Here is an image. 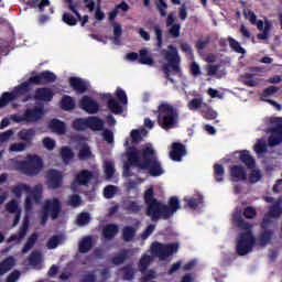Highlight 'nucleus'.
<instances>
[{"label":"nucleus","mask_w":282,"mask_h":282,"mask_svg":"<svg viewBox=\"0 0 282 282\" xmlns=\"http://www.w3.org/2000/svg\"><path fill=\"white\" fill-rule=\"evenodd\" d=\"M180 250V245L178 243H167L164 245L159 241H154L151 245V252L153 257H159V259H166L171 257L172 254H175Z\"/></svg>","instance_id":"9b49d317"},{"label":"nucleus","mask_w":282,"mask_h":282,"mask_svg":"<svg viewBox=\"0 0 282 282\" xmlns=\"http://www.w3.org/2000/svg\"><path fill=\"white\" fill-rule=\"evenodd\" d=\"M116 191H118V187H116L113 185H107L104 188V197H106V199L113 198V195H116Z\"/></svg>","instance_id":"69168bd1"},{"label":"nucleus","mask_w":282,"mask_h":282,"mask_svg":"<svg viewBox=\"0 0 282 282\" xmlns=\"http://www.w3.org/2000/svg\"><path fill=\"white\" fill-rule=\"evenodd\" d=\"M89 158H91V148L85 144L79 149L78 160L85 161V160H89Z\"/></svg>","instance_id":"603ef678"},{"label":"nucleus","mask_w":282,"mask_h":282,"mask_svg":"<svg viewBox=\"0 0 282 282\" xmlns=\"http://www.w3.org/2000/svg\"><path fill=\"white\" fill-rule=\"evenodd\" d=\"M69 86L77 94H85L89 87L87 86V83L83 80L80 77H70L69 78Z\"/></svg>","instance_id":"412c9836"},{"label":"nucleus","mask_w":282,"mask_h":282,"mask_svg":"<svg viewBox=\"0 0 282 282\" xmlns=\"http://www.w3.org/2000/svg\"><path fill=\"white\" fill-rule=\"evenodd\" d=\"M25 149H28V143L18 142V143H12L9 148V151L13 153H21L22 151H25Z\"/></svg>","instance_id":"13d9d810"},{"label":"nucleus","mask_w":282,"mask_h":282,"mask_svg":"<svg viewBox=\"0 0 282 282\" xmlns=\"http://www.w3.org/2000/svg\"><path fill=\"white\" fill-rule=\"evenodd\" d=\"M229 47L236 52L237 54H246V48L241 46V44L235 40L234 37H228Z\"/></svg>","instance_id":"49530a36"},{"label":"nucleus","mask_w":282,"mask_h":282,"mask_svg":"<svg viewBox=\"0 0 282 282\" xmlns=\"http://www.w3.org/2000/svg\"><path fill=\"white\" fill-rule=\"evenodd\" d=\"M102 235L105 239H108V241H111L116 235H118V225L116 224H109L102 229Z\"/></svg>","instance_id":"72a5a7b5"},{"label":"nucleus","mask_w":282,"mask_h":282,"mask_svg":"<svg viewBox=\"0 0 282 282\" xmlns=\"http://www.w3.org/2000/svg\"><path fill=\"white\" fill-rule=\"evenodd\" d=\"M278 91V86H269L260 94V99L262 100V102H268V100H272L268 98H270V96H274V94H276Z\"/></svg>","instance_id":"58836bf2"},{"label":"nucleus","mask_w":282,"mask_h":282,"mask_svg":"<svg viewBox=\"0 0 282 282\" xmlns=\"http://www.w3.org/2000/svg\"><path fill=\"white\" fill-rule=\"evenodd\" d=\"M131 144H140L142 142V131L134 129L130 133Z\"/></svg>","instance_id":"4d7b16f0"},{"label":"nucleus","mask_w":282,"mask_h":282,"mask_svg":"<svg viewBox=\"0 0 282 282\" xmlns=\"http://www.w3.org/2000/svg\"><path fill=\"white\" fill-rule=\"evenodd\" d=\"M138 63H140V65H154L155 61L153 59V56H151V54H149V51L147 48H142L139 51V59Z\"/></svg>","instance_id":"bb28decb"},{"label":"nucleus","mask_w":282,"mask_h":282,"mask_svg":"<svg viewBox=\"0 0 282 282\" xmlns=\"http://www.w3.org/2000/svg\"><path fill=\"white\" fill-rule=\"evenodd\" d=\"M43 259V254L39 250H34L29 256V263L30 265H39Z\"/></svg>","instance_id":"de8ad7c7"},{"label":"nucleus","mask_w":282,"mask_h":282,"mask_svg":"<svg viewBox=\"0 0 282 282\" xmlns=\"http://www.w3.org/2000/svg\"><path fill=\"white\" fill-rule=\"evenodd\" d=\"M243 217L246 219H254V217H257V208L252 206L246 207L243 210Z\"/></svg>","instance_id":"774afa93"},{"label":"nucleus","mask_w":282,"mask_h":282,"mask_svg":"<svg viewBox=\"0 0 282 282\" xmlns=\"http://www.w3.org/2000/svg\"><path fill=\"white\" fill-rule=\"evenodd\" d=\"M202 116L205 120H215L217 118V111L213 110V108H207L202 110Z\"/></svg>","instance_id":"338daca9"},{"label":"nucleus","mask_w":282,"mask_h":282,"mask_svg":"<svg viewBox=\"0 0 282 282\" xmlns=\"http://www.w3.org/2000/svg\"><path fill=\"white\" fill-rule=\"evenodd\" d=\"M232 223L240 230H246L240 234L236 245L237 254H239V257H246L248 252H252V248H254V243H257V238L252 234V225L243 220V217L239 212L232 215Z\"/></svg>","instance_id":"f03ea898"},{"label":"nucleus","mask_w":282,"mask_h":282,"mask_svg":"<svg viewBox=\"0 0 282 282\" xmlns=\"http://www.w3.org/2000/svg\"><path fill=\"white\" fill-rule=\"evenodd\" d=\"M29 193V197H32L35 204H41V199H43V185H35Z\"/></svg>","instance_id":"c9c22d12"},{"label":"nucleus","mask_w":282,"mask_h":282,"mask_svg":"<svg viewBox=\"0 0 282 282\" xmlns=\"http://www.w3.org/2000/svg\"><path fill=\"white\" fill-rule=\"evenodd\" d=\"M167 48L169 51H162L163 58L164 61H166V63L161 66V69L166 80H169L170 83H175V79L171 77V69L174 74H182V67H180V63H182V57H180V52H177V47L169 45Z\"/></svg>","instance_id":"39448f33"},{"label":"nucleus","mask_w":282,"mask_h":282,"mask_svg":"<svg viewBox=\"0 0 282 282\" xmlns=\"http://www.w3.org/2000/svg\"><path fill=\"white\" fill-rule=\"evenodd\" d=\"M91 180H94V172L89 170H82L76 174L70 187L73 191H76L78 186H89Z\"/></svg>","instance_id":"f8f14e48"},{"label":"nucleus","mask_w":282,"mask_h":282,"mask_svg":"<svg viewBox=\"0 0 282 282\" xmlns=\"http://www.w3.org/2000/svg\"><path fill=\"white\" fill-rule=\"evenodd\" d=\"M59 154L62 158V162L63 164H65V166L69 165L72 163V160H74V156H75L72 148L67 145L61 148Z\"/></svg>","instance_id":"a878e982"},{"label":"nucleus","mask_w":282,"mask_h":282,"mask_svg":"<svg viewBox=\"0 0 282 282\" xmlns=\"http://www.w3.org/2000/svg\"><path fill=\"white\" fill-rule=\"evenodd\" d=\"M6 210L7 213H10V215L21 213V208H19V202L17 199H11L6 204Z\"/></svg>","instance_id":"8fccbe9b"},{"label":"nucleus","mask_w":282,"mask_h":282,"mask_svg":"<svg viewBox=\"0 0 282 282\" xmlns=\"http://www.w3.org/2000/svg\"><path fill=\"white\" fill-rule=\"evenodd\" d=\"M14 257H8L0 263V275L7 274L14 268Z\"/></svg>","instance_id":"f704fd0d"},{"label":"nucleus","mask_w":282,"mask_h":282,"mask_svg":"<svg viewBox=\"0 0 282 282\" xmlns=\"http://www.w3.org/2000/svg\"><path fill=\"white\" fill-rule=\"evenodd\" d=\"M282 216V199L279 198L271 206H269L268 213L264 214L262 221L260 224V228L262 231L258 237L259 246H268L272 238L274 237V231L269 229L270 226L274 224L273 219H281Z\"/></svg>","instance_id":"7ed1b4c3"},{"label":"nucleus","mask_w":282,"mask_h":282,"mask_svg":"<svg viewBox=\"0 0 282 282\" xmlns=\"http://www.w3.org/2000/svg\"><path fill=\"white\" fill-rule=\"evenodd\" d=\"M12 100H17L14 94L12 93H3L0 97V109L7 107Z\"/></svg>","instance_id":"09e8293b"},{"label":"nucleus","mask_w":282,"mask_h":282,"mask_svg":"<svg viewBox=\"0 0 282 282\" xmlns=\"http://www.w3.org/2000/svg\"><path fill=\"white\" fill-rule=\"evenodd\" d=\"M186 153V145L180 142L172 143L170 158L173 162H182V158H185Z\"/></svg>","instance_id":"f3484780"},{"label":"nucleus","mask_w":282,"mask_h":282,"mask_svg":"<svg viewBox=\"0 0 282 282\" xmlns=\"http://www.w3.org/2000/svg\"><path fill=\"white\" fill-rule=\"evenodd\" d=\"M143 199L147 206V209H145L147 217H150L152 221H155V217L160 215V206H162V202L155 198V193L153 192V187H150L144 192Z\"/></svg>","instance_id":"6e6552de"},{"label":"nucleus","mask_w":282,"mask_h":282,"mask_svg":"<svg viewBox=\"0 0 282 282\" xmlns=\"http://www.w3.org/2000/svg\"><path fill=\"white\" fill-rule=\"evenodd\" d=\"M34 135H36V130L34 128L23 129L18 133V137L23 140V142L29 143L34 140Z\"/></svg>","instance_id":"473e14b6"},{"label":"nucleus","mask_w":282,"mask_h":282,"mask_svg":"<svg viewBox=\"0 0 282 282\" xmlns=\"http://www.w3.org/2000/svg\"><path fill=\"white\" fill-rule=\"evenodd\" d=\"M135 238V229L133 226H126L122 229V239L126 243H129L130 241H133Z\"/></svg>","instance_id":"4c0bfd02"},{"label":"nucleus","mask_w":282,"mask_h":282,"mask_svg":"<svg viewBox=\"0 0 282 282\" xmlns=\"http://www.w3.org/2000/svg\"><path fill=\"white\" fill-rule=\"evenodd\" d=\"M127 162L123 164L124 177H131V166H137L141 171H148L151 177L164 175L162 163L158 159V153L151 145H143L140 150L135 145L128 147L126 150Z\"/></svg>","instance_id":"f257e3e1"},{"label":"nucleus","mask_w":282,"mask_h":282,"mask_svg":"<svg viewBox=\"0 0 282 282\" xmlns=\"http://www.w3.org/2000/svg\"><path fill=\"white\" fill-rule=\"evenodd\" d=\"M33 98L37 102H52L54 100V90L50 87L36 88Z\"/></svg>","instance_id":"dca6fc26"},{"label":"nucleus","mask_w":282,"mask_h":282,"mask_svg":"<svg viewBox=\"0 0 282 282\" xmlns=\"http://www.w3.org/2000/svg\"><path fill=\"white\" fill-rule=\"evenodd\" d=\"M224 175H226V169L219 164H214V178L216 182H224Z\"/></svg>","instance_id":"37998d69"},{"label":"nucleus","mask_w":282,"mask_h":282,"mask_svg":"<svg viewBox=\"0 0 282 282\" xmlns=\"http://www.w3.org/2000/svg\"><path fill=\"white\" fill-rule=\"evenodd\" d=\"M79 107L80 109H83V111H86V113L94 115L100 111V105L98 104V101L94 100L89 96H84L79 100Z\"/></svg>","instance_id":"2eb2a0df"},{"label":"nucleus","mask_w":282,"mask_h":282,"mask_svg":"<svg viewBox=\"0 0 282 282\" xmlns=\"http://www.w3.org/2000/svg\"><path fill=\"white\" fill-rule=\"evenodd\" d=\"M89 221H91V216H89V213H82L77 217L78 226H87Z\"/></svg>","instance_id":"e2e57ef3"},{"label":"nucleus","mask_w":282,"mask_h":282,"mask_svg":"<svg viewBox=\"0 0 282 282\" xmlns=\"http://www.w3.org/2000/svg\"><path fill=\"white\" fill-rule=\"evenodd\" d=\"M202 105H204V99H202V97H198L189 100L187 107L189 111H200Z\"/></svg>","instance_id":"a18cd8bd"},{"label":"nucleus","mask_w":282,"mask_h":282,"mask_svg":"<svg viewBox=\"0 0 282 282\" xmlns=\"http://www.w3.org/2000/svg\"><path fill=\"white\" fill-rule=\"evenodd\" d=\"M187 204V208H191V210H197V207L202 204H204V196L199 195L198 198H188L184 199Z\"/></svg>","instance_id":"c03bdc74"},{"label":"nucleus","mask_w":282,"mask_h":282,"mask_svg":"<svg viewBox=\"0 0 282 282\" xmlns=\"http://www.w3.org/2000/svg\"><path fill=\"white\" fill-rule=\"evenodd\" d=\"M94 247V241L91 239V236H87L79 241L78 250L82 254H87L89 250Z\"/></svg>","instance_id":"c756f323"},{"label":"nucleus","mask_w":282,"mask_h":282,"mask_svg":"<svg viewBox=\"0 0 282 282\" xmlns=\"http://www.w3.org/2000/svg\"><path fill=\"white\" fill-rule=\"evenodd\" d=\"M154 113L158 116L159 127L164 131H171V129H175L180 124V112L171 104H160Z\"/></svg>","instance_id":"20e7f679"},{"label":"nucleus","mask_w":282,"mask_h":282,"mask_svg":"<svg viewBox=\"0 0 282 282\" xmlns=\"http://www.w3.org/2000/svg\"><path fill=\"white\" fill-rule=\"evenodd\" d=\"M63 213V204L58 198H52L44 202L41 214V225L45 226L50 219H58Z\"/></svg>","instance_id":"423d86ee"},{"label":"nucleus","mask_w":282,"mask_h":282,"mask_svg":"<svg viewBox=\"0 0 282 282\" xmlns=\"http://www.w3.org/2000/svg\"><path fill=\"white\" fill-rule=\"evenodd\" d=\"M12 193L15 195V197H21V195L24 193H30L31 187L26 184H20L18 186L12 187Z\"/></svg>","instance_id":"3c124183"},{"label":"nucleus","mask_w":282,"mask_h":282,"mask_svg":"<svg viewBox=\"0 0 282 282\" xmlns=\"http://www.w3.org/2000/svg\"><path fill=\"white\" fill-rule=\"evenodd\" d=\"M62 20L64 21V23H66V25H70V26L77 25L78 23V20L74 18V15H72V13L69 12H65L63 14Z\"/></svg>","instance_id":"680f3d73"},{"label":"nucleus","mask_w":282,"mask_h":282,"mask_svg":"<svg viewBox=\"0 0 282 282\" xmlns=\"http://www.w3.org/2000/svg\"><path fill=\"white\" fill-rule=\"evenodd\" d=\"M48 128L53 133H57V135H65V133H67V126L59 119H52L48 123Z\"/></svg>","instance_id":"4be33fe9"},{"label":"nucleus","mask_w":282,"mask_h":282,"mask_svg":"<svg viewBox=\"0 0 282 282\" xmlns=\"http://www.w3.org/2000/svg\"><path fill=\"white\" fill-rule=\"evenodd\" d=\"M18 169L24 175L34 177V175H39L43 171V159L36 154L28 155L25 161H21L18 164Z\"/></svg>","instance_id":"0eeeda50"},{"label":"nucleus","mask_w":282,"mask_h":282,"mask_svg":"<svg viewBox=\"0 0 282 282\" xmlns=\"http://www.w3.org/2000/svg\"><path fill=\"white\" fill-rule=\"evenodd\" d=\"M151 265V256L144 254L140 260H139V269L141 272H145L147 268Z\"/></svg>","instance_id":"5fc2aeb1"},{"label":"nucleus","mask_w":282,"mask_h":282,"mask_svg":"<svg viewBox=\"0 0 282 282\" xmlns=\"http://www.w3.org/2000/svg\"><path fill=\"white\" fill-rule=\"evenodd\" d=\"M121 272L123 274L124 281H133L135 276V271H133V265L131 263H128L123 268H121Z\"/></svg>","instance_id":"79ce46f5"},{"label":"nucleus","mask_w":282,"mask_h":282,"mask_svg":"<svg viewBox=\"0 0 282 282\" xmlns=\"http://www.w3.org/2000/svg\"><path fill=\"white\" fill-rule=\"evenodd\" d=\"M66 3L68 6V10L77 17L78 21H83V15H80V12H78V4L74 3V0H66Z\"/></svg>","instance_id":"6e6d98bb"},{"label":"nucleus","mask_w":282,"mask_h":282,"mask_svg":"<svg viewBox=\"0 0 282 282\" xmlns=\"http://www.w3.org/2000/svg\"><path fill=\"white\" fill-rule=\"evenodd\" d=\"M44 116H45V109L43 105L35 106L33 108H26L24 110V117H25L26 123L39 122V120H43Z\"/></svg>","instance_id":"ddd939ff"},{"label":"nucleus","mask_w":282,"mask_h":282,"mask_svg":"<svg viewBox=\"0 0 282 282\" xmlns=\"http://www.w3.org/2000/svg\"><path fill=\"white\" fill-rule=\"evenodd\" d=\"M116 98L121 105H127V102H129V99L127 98V93L120 87H118L116 90Z\"/></svg>","instance_id":"bf43d9fd"},{"label":"nucleus","mask_w":282,"mask_h":282,"mask_svg":"<svg viewBox=\"0 0 282 282\" xmlns=\"http://www.w3.org/2000/svg\"><path fill=\"white\" fill-rule=\"evenodd\" d=\"M28 8L36 9L39 8V12H45V8H50V0H29L26 1Z\"/></svg>","instance_id":"cd10ccee"},{"label":"nucleus","mask_w":282,"mask_h":282,"mask_svg":"<svg viewBox=\"0 0 282 282\" xmlns=\"http://www.w3.org/2000/svg\"><path fill=\"white\" fill-rule=\"evenodd\" d=\"M59 245H61V236H52L46 243L48 250H54L58 248Z\"/></svg>","instance_id":"052dcab7"},{"label":"nucleus","mask_w":282,"mask_h":282,"mask_svg":"<svg viewBox=\"0 0 282 282\" xmlns=\"http://www.w3.org/2000/svg\"><path fill=\"white\" fill-rule=\"evenodd\" d=\"M30 83H33V85H50V83H56V74L51 70H43L35 76H31Z\"/></svg>","instance_id":"4468645a"},{"label":"nucleus","mask_w":282,"mask_h":282,"mask_svg":"<svg viewBox=\"0 0 282 282\" xmlns=\"http://www.w3.org/2000/svg\"><path fill=\"white\" fill-rule=\"evenodd\" d=\"M229 175L232 182H246L248 180V172L243 165H232L229 169Z\"/></svg>","instance_id":"6ab92c4d"},{"label":"nucleus","mask_w":282,"mask_h":282,"mask_svg":"<svg viewBox=\"0 0 282 282\" xmlns=\"http://www.w3.org/2000/svg\"><path fill=\"white\" fill-rule=\"evenodd\" d=\"M28 230H30V220L26 218L20 227L18 235H11L9 241H21L22 239H25Z\"/></svg>","instance_id":"393cba45"},{"label":"nucleus","mask_w":282,"mask_h":282,"mask_svg":"<svg viewBox=\"0 0 282 282\" xmlns=\"http://www.w3.org/2000/svg\"><path fill=\"white\" fill-rule=\"evenodd\" d=\"M124 206L126 210H128V213H131L132 215H138V213L142 210V206L138 204V200H127L124 203Z\"/></svg>","instance_id":"a19ab883"},{"label":"nucleus","mask_w":282,"mask_h":282,"mask_svg":"<svg viewBox=\"0 0 282 282\" xmlns=\"http://www.w3.org/2000/svg\"><path fill=\"white\" fill-rule=\"evenodd\" d=\"M47 184L50 188L56 191L63 186V174L58 170H48L47 171Z\"/></svg>","instance_id":"a211bd4d"},{"label":"nucleus","mask_w":282,"mask_h":282,"mask_svg":"<svg viewBox=\"0 0 282 282\" xmlns=\"http://www.w3.org/2000/svg\"><path fill=\"white\" fill-rule=\"evenodd\" d=\"M96 273L94 271H85V273L82 275L79 282H96Z\"/></svg>","instance_id":"0e129e2a"},{"label":"nucleus","mask_w":282,"mask_h":282,"mask_svg":"<svg viewBox=\"0 0 282 282\" xmlns=\"http://www.w3.org/2000/svg\"><path fill=\"white\" fill-rule=\"evenodd\" d=\"M239 153H240L239 160L240 162H242V164H245V166H247V169H257V160H254L250 155V151L242 150Z\"/></svg>","instance_id":"5701e85b"},{"label":"nucleus","mask_w":282,"mask_h":282,"mask_svg":"<svg viewBox=\"0 0 282 282\" xmlns=\"http://www.w3.org/2000/svg\"><path fill=\"white\" fill-rule=\"evenodd\" d=\"M88 129L91 131H102L105 129V121L98 117H88Z\"/></svg>","instance_id":"c85d7f7f"},{"label":"nucleus","mask_w":282,"mask_h":282,"mask_svg":"<svg viewBox=\"0 0 282 282\" xmlns=\"http://www.w3.org/2000/svg\"><path fill=\"white\" fill-rule=\"evenodd\" d=\"M107 107L111 113H115V116H120L123 111L122 105L116 99H110L109 102H107Z\"/></svg>","instance_id":"ea45409f"},{"label":"nucleus","mask_w":282,"mask_h":282,"mask_svg":"<svg viewBox=\"0 0 282 282\" xmlns=\"http://www.w3.org/2000/svg\"><path fill=\"white\" fill-rule=\"evenodd\" d=\"M180 208V198H177V196L170 197L167 205L161 203L159 214L155 216L154 221H160V219H171Z\"/></svg>","instance_id":"1a4fd4ad"},{"label":"nucleus","mask_w":282,"mask_h":282,"mask_svg":"<svg viewBox=\"0 0 282 282\" xmlns=\"http://www.w3.org/2000/svg\"><path fill=\"white\" fill-rule=\"evenodd\" d=\"M133 257V249H121L118 253H115L110 259L112 265H122L126 261H129Z\"/></svg>","instance_id":"aec40b11"},{"label":"nucleus","mask_w":282,"mask_h":282,"mask_svg":"<svg viewBox=\"0 0 282 282\" xmlns=\"http://www.w3.org/2000/svg\"><path fill=\"white\" fill-rule=\"evenodd\" d=\"M73 129L75 131H87V129H89L88 117L87 118H76L73 121Z\"/></svg>","instance_id":"e433bc0d"},{"label":"nucleus","mask_w":282,"mask_h":282,"mask_svg":"<svg viewBox=\"0 0 282 282\" xmlns=\"http://www.w3.org/2000/svg\"><path fill=\"white\" fill-rule=\"evenodd\" d=\"M249 170L251 171V173L249 174L250 184H257V182H260L261 178L263 177V174H261V171L254 170V167Z\"/></svg>","instance_id":"864d4df0"},{"label":"nucleus","mask_w":282,"mask_h":282,"mask_svg":"<svg viewBox=\"0 0 282 282\" xmlns=\"http://www.w3.org/2000/svg\"><path fill=\"white\" fill-rule=\"evenodd\" d=\"M270 124L271 127L268 128V133H271L268 139L269 147H279L282 143V118H271Z\"/></svg>","instance_id":"9d476101"},{"label":"nucleus","mask_w":282,"mask_h":282,"mask_svg":"<svg viewBox=\"0 0 282 282\" xmlns=\"http://www.w3.org/2000/svg\"><path fill=\"white\" fill-rule=\"evenodd\" d=\"M61 109L63 111H73V109H76V101L69 95H64L61 100Z\"/></svg>","instance_id":"7c9ffc66"},{"label":"nucleus","mask_w":282,"mask_h":282,"mask_svg":"<svg viewBox=\"0 0 282 282\" xmlns=\"http://www.w3.org/2000/svg\"><path fill=\"white\" fill-rule=\"evenodd\" d=\"M32 85H34V83H31L30 77H29V79L26 82L17 86L13 89V91H11V94L14 95V98L17 100V98H19V96H25V94H28L32 89Z\"/></svg>","instance_id":"b1692460"},{"label":"nucleus","mask_w":282,"mask_h":282,"mask_svg":"<svg viewBox=\"0 0 282 282\" xmlns=\"http://www.w3.org/2000/svg\"><path fill=\"white\" fill-rule=\"evenodd\" d=\"M39 241V234L37 232H33L26 240V242L24 243L23 248H22V254H28L29 251H31L34 246H36V242Z\"/></svg>","instance_id":"2f4dec72"}]
</instances>
